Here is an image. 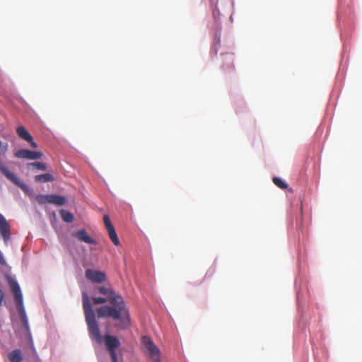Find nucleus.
<instances>
[{"label":"nucleus","instance_id":"17","mask_svg":"<svg viewBox=\"0 0 362 362\" xmlns=\"http://www.w3.org/2000/svg\"><path fill=\"white\" fill-rule=\"evenodd\" d=\"M27 167L28 168L34 167L36 169L40 170H45L47 169L46 164L44 163H41V162H33V163H28L27 165Z\"/></svg>","mask_w":362,"mask_h":362},{"label":"nucleus","instance_id":"19","mask_svg":"<svg viewBox=\"0 0 362 362\" xmlns=\"http://www.w3.org/2000/svg\"><path fill=\"white\" fill-rule=\"evenodd\" d=\"M49 199H50V194H47V195L40 194L36 197L37 202L40 204L49 203Z\"/></svg>","mask_w":362,"mask_h":362},{"label":"nucleus","instance_id":"8","mask_svg":"<svg viewBox=\"0 0 362 362\" xmlns=\"http://www.w3.org/2000/svg\"><path fill=\"white\" fill-rule=\"evenodd\" d=\"M85 276L86 278L90 281L99 284L105 282L107 279L104 272L91 269H86Z\"/></svg>","mask_w":362,"mask_h":362},{"label":"nucleus","instance_id":"11","mask_svg":"<svg viewBox=\"0 0 362 362\" xmlns=\"http://www.w3.org/2000/svg\"><path fill=\"white\" fill-rule=\"evenodd\" d=\"M66 203V199L61 195L50 194L49 204H54L56 206H63Z\"/></svg>","mask_w":362,"mask_h":362},{"label":"nucleus","instance_id":"10","mask_svg":"<svg viewBox=\"0 0 362 362\" xmlns=\"http://www.w3.org/2000/svg\"><path fill=\"white\" fill-rule=\"evenodd\" d=\"M75 235L81 241L84 242L86 243H88V244H95V241L88 235L87 232L84 229L78 230L76 233Z\"/></svg>","mask_w":362,"mask_h":362},{"label":"nucleus","instance_id":"13","mask_svg":"<svg viewBox=\"0 0 362 362\" xmlns=\"http://www.w3.org/2000/svg\"><path fill=\"white\" fill-rule=\"evenodd\" d=\"M16 133L19 137L24 139L26 141H32V136L30 134V133L27 131V129L23 127L20 126L18 127L16 129Z\"/></svg>","mask_w":362,"mask_h":362},{"label":"nucleus","instance_id":"14","mask_svg":"<svg viewBox=\"0 0 362 362\" xmlns=\"http://www.w3.org/2000/svg\"><path fill=\"white\" fill-rule=\"evenodd\" d=\"M54 177L49 173L41 174L35 177V180L37 182H48L54 181Z\"/></svg>","mask_w":362,"mask_h":362},{"label":"nucleus","instance_id":"21","mask_svg":"<svg viewBox=\"0 0 362 362\" xmlns=\"http://www.w3.org/2000/svg\"><path fill=\"white\" fill-rule=\"evenodd\" d=\"M103 221L107 230L110 229V228H114L107 215H105L103 216Z\"/></svg>","mask_w":362,"mask_h":362},{"label":"nucleus","instance_id":"16","mask_svg":"<svg viewBox=\"0 0 362 362\" xmlns=\"http://www.w3.org/2000/svg\"><path fill=\"white\" fill-rule=\"evenodd\" d=\"M60 215L63 221L66 223H71L74 220V216L71 213L64 209L60 211Z\"/></svg>","mask_w":362,"mask_h":362},{"label":"nucleus","instance_id":"20","mask_svg":"<svg viewBox=\"0 0 362 362\" xmlns=\"http://www.w3.org/2000/svg\"><path fill=\"white\" fill-rule=\"evenodd\" d=\"M93 303L94 305L105 304L109 302V300L106 297H94L92 298Z\"/></svg>","mask_w":362,"mask_h":362},{"label":"nucleus","instance_id":"3","mask_svg":"<svg viewBox=\"0 0 362 362\" xmlns=\"http://www.w3.org/2000/svg\"><path fill=\"white\" fill-rule=\"evenodd\" d=\"M8 280L11 290L13 294V297L16 303V307L21 315V321L24 324L25 327L28 328V324L26 316L25 315L23 299L20 286L16 281L13 280L11 278H8Z\"/></svg>","mask_w":362,"mask_h":362},{"label":"nucleus","instance_id":"22","mask_svg":"<svg viewBox=\"0 0 362 362\" xmlns=\"http://www.w3.org/2000/svg\"><path fill=\"white\" fill-rule=\"evenodd\" d=\"M8 149V145L7 144H3L1 141H0V151L1 153H5Z\"/></svg>","mask_w":362,"mask_h":362},{"label":"nucleus","instance_id":"24","mask_svg":"<svg viewBox=\"0 0 362 362\" xmlns=\"http://www.w3.org/2000/svg\"><path fill=\"white\" fill-rule=\"evenodd\" d=\"M28 142L30 143L31 147H33L34 148H36L37 147V143L33 141V138H32V141H28Z\"/></svg>","mask_w":362,"mask_h":362},{"label":"nucleus","instance_id":"25","mask_svg":"<svg viewBox=\"0 0 362 362\" xmlns=\"http://www.w3.org/2000/svg\"><path fill=\"white\" fill-rule=\"evenodd\" d=\"M4 298V292L2 291V290L0 289V305L2 304Z\"/></svg>","mask_w":362,"mask_h":362},{"label":"nucleus","instance_id":"5","mask_svg":"<svg viewBox=\"0 0 362 362\" xmlns=\"http://www.w3.org/2000/svg\"><path fill=\"white\" fill-rule=\"evenodd\" d=\"M105 344L108 349L112 362H118L115 349L120 346L118 339L114 336L106 334L104 337Z\"/></svg>","mask_w":362,"mask_h":362},{"label":"nucleus","instance_id":"2","mask_svg":"<svg viewBox=\"0 0 362 362\" xmlns=\"http://www.w3.org/2000/svg\"><path fill=\"white\" fill-rule=\"evenodd\" d=\"M82 302L89 337L92 340H95L98 344H102L103 337L98 323L96 320L95 313L92 308L89 297L86 292H83L82 293Z\"/></svg>","mask_w":362,"mask_h":362},{"label":"nucleus","instance_id":"1","mask_svg":"<svg viewBox=\"0 0 362 362\" xmlns=\"http://www.w3.org/2000/svg\"><path fill=\"white\" fill-rule=\"evenodd\" d=\"M99 293L108 298L110 305L96 308L98 317H110L119 321V326L127 328L130 325V315L123 297L110 286H100Z\"/></svg>","mask_w":362,"mask_h":362},{"label":"nucleus","instance_id":"9","mask_svg":"<svg viewBox=\"0 0 362 362\" xmlns=\"http://www.w3.org/2000/svg\"><path fill=\"white\" fill-rule=\"evenodd\" d=\"M11 227L5 218V217L0 214V234L6 245L8 244L11 238Z\"/></svg>","mask_w":362,"mask_h":362},{"label":"nucleus","instance_id":"6","mask_svg":"<svg viewBox=\"0 0 362 362\" xmlns=\"http://www.w3.org/2000/svg\"><path fill=\"white\" fill-rule=\"evenodd\" d=\"M0 171L4 174V175L14 183L16 185L19 187L23 191L27 192L28 189V185L21 182L20 180L10 170H8L6 167H5L1 163H0Z\"/></svg>","mask_w":362,"mask_h":362},{"label":"nucleus","instance_id":"23","mask_svg":"<svg viewBox=\"0 0 362 362\" xmlns=\"http://www.w3.org/2000/svg\"><path fill=\"white\" fill-rule=\"evenodd\" d=\"M6 264V262L5 259L4 258L1 252H0V264L5 265Z\"/></svg>","mask_w":362,"mask_h":362},{"label":"nucleus","instance_id":"12","mask_svg":"<svg viewBox=\"0 0 362 362\" xmlns=\"http://www.w3.org/2000/svg\"><path fill=\"white\" fill-rule=\"evenodd\" d=\"M23 358V353L19 349L13 350L8 354V359L11 362H21Z\"/></svg>","mask_w":362,"mask_h":362},{"label":"nucleus","instance_id":"4","mask_svg":"<svg viewBox=\"0 0 362 362\" xmlns=\"http://www.w3.org/2000/svg\"><path fill=\"white\" fill-rule=\"evenodd\" d=\"M141 345L144 353L150 358L151 362H161L160 351L149 337L144 336L141 338Z\"/></svg>","mask_w":362,"mask_h":362},{"label":"nucleus","instance_id":"7","mask_svg":"<svg viewBox=\"0 0 362 362\" xmlns=\"http://www.w3.org/2000/svg\"><path fill=\"white\" fill-rule=\"evenodd\" d=\"M15 157L28 160H37L42 158V153L40 151H30L28 149H21L15 152Z\"/></svg>","mask_w":362,"mask_h":362},{"label":"nucleus","instance_id":"15","mask_svg":"<svg viewBox=\"0 0 362 362\" xmlns=\"http://www.w3.org/2000/svg\"><path fill=\"white\" fill-rule=\"evenodd\" d=\"M107 230L108 232L109 237H110V240H112V242L114 243V245H115L117 246L119 245V240L118 238V236L117 235L115 228H110V229H107Z\"/></svg>","mask_w":362,"mask_h":362},{"label":"nucleus","instance_id":"18","mask_svg":"<svg viewBox=\"0 0 362 362\" xmlns=\"http://www.w3.org/2000/svg\"><path fill=\"white\" fill-rule=\"evenodd\" d=\"M272 181L277 187L282 189L288 187V185L279 177H274Z\"/></svg>","mask_w":362,"mask_h":362}]
</instances>
